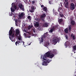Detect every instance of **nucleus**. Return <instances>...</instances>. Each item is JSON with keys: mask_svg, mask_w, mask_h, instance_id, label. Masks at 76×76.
I'll return each mask as SVG.
<instances>
[{"mask_svg": "<svg viewBox=\"0 0 76 76\" xmlns=\"http://www.w3.org/2000/svg\"><path fill=\"white\" fill-rule=\"evenodd\" d=\"M13 28L11 27L9 32V38L12 42H15V32L13 31Z\"/></svg>", "mask_w": 76, "mask_h": 76, "instance_id": "f257e3e1", "label": "nucleus"}, {"mask_svg": "<svg viewBox=\"0 0 76 76\" xmlns=\"http://www.w3.org/2000/svg\"><path fill=\"white\" fill-rule=\"evenodd\" d=\"M54 54H53V53H52V52H50V51H49L47 52L43 56L42 60L43 61H44V60H45V58H46V57H49V58L51 59L53 58L54 57Z\"/></svg>", "mask_w": 76, "mask_h": 76, "instance_id": "f03ea898", "label": "nucleus"}, {"mask_svg": "<svg viewBox=\"0 0 76 76\" xmlns=\"http://www.w3.org/2000/svg\"><path fill=\"white\" fill-rule=\"evenodd\" d=\"M51 61H52V59L47 60V58H46L45 60H44V61H43L44 62H42V65H44L45 66H47V65H48L47 63H49Z\"/></svg>", "mask_w": 76, "mask_h": 76, "instance_id": "7ed1b4c3", "label": "nucleus"}, {"mask_svg": "<svg viewBox=\"0 0 76 76\" xmlns=\"http://www.w3.org/2000/svg\"><path fill=\"white\" fill-rule=\"evenodd\" d=\"M70 9L73 10L75 9V4L74 3H72L70 5Z\"/></svg>", "mask_w": 76, "mask_h": 76, "instance_id": "20e7f679", "label": "nucleus"}, {"mask_svg": "<svg viewBox=\"0 0 76 76\" xmlns=\"http://www.w3.org/2000/svg\"><path fill=\"white\" fill-rule=\"evenodd\" d=\"M18 7H19L20 9L22 10L23 11H24L25 8H24V6L22 5V4L21 3H19L18 4Z\"/></svg>", "mask_w": 76, "mask_h": 76, "instance_id": "39448f33", "label": "nucleus"}, {"mask_svg": "<svg viewBox=\"0 0 76 76\" xmlns=\"http://www.w3.org/2000/svg\"><path fill=\"white\" fill-rule=\"evenodd\" d=\"M60 41V39H54L53 41V44L55 45V44H56L58 42H59Z\"/></svg>", "mask_w": 76, "mask_h": 76, "instance_id": "423d86ee", "label": "nucleus"}, {"mask_svg": "<svg viewBox=\"0 0 76 76\" xmlns=\"http://www.w3.org/2000/svg\"><path fill=\"white\" fill-rule=\"evenodd\" d=\"M45 38V36L44 35H43V36H42V37H41L40 38H39V41H40V44H41V43H42V42H43L44 41V39L43 38Z\"/></svg>", "mask_w": 76, "mask_h": 76, "instance_id": "0eeeda50", "label": "nucleus"}, {"mask_svg": "<svg viewBox=\"0 0 76 76\" xmlns=\"http://www.w3.org/2000/svg\"><path fill=\"white\" fill-rule=\"evenodd\" d=\"M19 33H20L19 30L18 29H16L15 31V36H16V37H18V35L19 34Z\"/></svg>", "mask_w": 76, "mask_h": 76, "instance_id": "6e6552de", "label": "nucleus"}, {"mask_svg": "<svg viewBox=\"0 0 76 76\" xmlns=\"http://www.w3.org/2000/svg\"><path fill=\"white\" fill-rule=\"evenodd\" d=\"M49 51L51 52L52 54H57V50H51Z\"/></svg>", "mask_w": 76, "mask_h": 76, "instance_id": "1a4fd4ad", "label": "nucleus"}, {"mask_svg": "<svg viewBox=\"0 0 76 76\" xmlns=\"http://www.w3.org/2000/svg\"><path fill=\"white\" fill-rule=\"evenodd\" d=\"M70 21H71V24L72 25V26H73V25H75V21L73 20H72V19H70Z\"/></svg>", "mask_w": 76, "mask_h": 76, "instance_id": "9d476101", "label": "nucleus"}, {"mask_svg": "<svg viewBox=\"0 0 76 76\" xmlns=\"http://www.w3.org/2000/svg\"><path fill=\"white\" fill-rule=\"evenodd\" d=\"M64 4H65V6L66 8H68V7H69V2H65Z\"/></svg>", "mask_w": 76, "mask_h": 76, "instance_id": "9b49d317", "label": "nucleus"}, {"mask_svg": "<svg viewBox=\"0 0 76 76\" xmlns=\"http://www.w3.org/2000/svg\"><path fill=\"white\" fill-rule=\"evenodd\" d=\"M35 8V7L34 6H32L31 7V9L30 10V12L32 13V12H34V8Z\"/></svg>", "mask_w": 76, "mask_h": 76, "instance_id": "f8f14e48", "label": "nucleus"}, {"mask_svg": "<svg viewBox=\"0 0 76 76\" xmlns=\"http://www.w3.org/2000/svg\"><path fill=\"white\" fill-rule=\"evenodd\" d=\"M39 23L38 22H37L35 23L34 24V26L36 28H38L39 26Z\"/></svg>", "mask_w": 76, "mask_h": 76, "instance_id": "ddd939ff", "label": "nucleus"}, {"mask_svg": "<svg viewBox=\"0 0 76 76\" xmlns=\"http://www.w3.org/2000/svg\"><path fill=\"white\" fill-rule=\"evenodd\" d=\"M71 38L72 39H76V37H75V36L73 35V34H72L71 35Z\"/></svg>", "mask_w": 76, "mask_h": 76, "instance_id": "4468645a", "label": "nucleus"}, {"mask_svg": "<svg viewBox=\"0 0 76 76\" xmlns=\"http://www.w3.org/2000/svg\"><path fill=\"white\" fill-rule=\"evenodd\" d=\"M70 42L69 41H67L65 42V46L66 47H68L70 45Z\"/></svg>", "mask_w": 76, "mask_h": 76, "instance_id": "2eb2a0df", "label": "nucleus"}, {"mask_svg": "<svg viewBox=\"0 0 76 76\" xmlns=\"http://www.w3.org/2000/svg\"><path fill=\"white\" fill-rule=\"evenodd\" d=\"M23 16V12H21L20 14H19L18 15V17L19 18H21Z\"/></svg>", "mask_w": 76, "mask_h": 76, "instance_id": "dca6fc26", "label": "nucleus"}, {"mask_svg": "<svg viewBox=\"0 0 76 76\" xmlns=\"http://www.w3.org/2000/svg\"><path fill=\"white\" fill-rule=\"evenodd\" d=\"M58 22H59V23L61 25L62 24V22H63V19L61 18L58 20Z\"/></svg>", "mask_w": 76, "mask_h": 76, "instance_id": "f3484780", "label": "nucleus"}, {"mask_svg": "<svg viewBox=\"0 0 76 76\" xmlns=\"http://www.w3.org/2000/svg\"><path fill=\"white\" fill-rule=\"evenodd\" d=\"M54 30H56V29L55 28V27H53L52 28H51V29L50 30L49 32H51V33H52L53 32V31H54Z\"/></svg>", "mask_w": 76, "mask_h": 76, "instance_id": "a211bd4d", "label": "nucleus"}, {"mask_svg": "<svg viewBox=\"0 0 76 76\" xmlns=\"http://www.w3.org/2000/svg\"><path fill=\"white\" fill-rule=\"evenodd\" d=\"M43 26L44 27H48V23H45Z\"/></svg>", "mask_w": 76, "mask_h": 76, "instance_id": "6ab92c4d", "label": "nucleus"}, {"mask_svg": "<svg viewBox=\"0 0 76 76\" xmlns=\"http://www.w3.org/2000/svg\"><path fill=\"white\" fill-rule=\"evenodd\" d=\"M49 45H50V43H49L48 42H47L45 43V47H48Z\"/></svg>", "mask_w": 76, "mask_h": 76, "instance_id": "aec40b11", "label": "nucleus"}, {"mask_svg": "<svg viewBox=\"0 0 76 76\" xmlns=\"http://www.w3.org/2000/svg\"><path fill=\"white\" fill-rule=\"evenodd\" d=\"M68 29L69 31L70 32H71V30H72V25H70L68 26Z\"/></svg>", "mask_w": 76, "mask_h": 76, "instance_id": "412c9836", "label": "nucleus"}, {"mask_svg": "<svg viewBox=\"0 0 76 76\" xmlns=\"http://www.w3.org/2000/svg\"><path fill=\"white\" fill-rule=\"evenodd\" d=\"M64 32L66 34H68L69 31H68V28H66L64 30Z\"/></svg>", "mask_w": 76, "mask_h": 76, "instance_id": "4be33fe9", "label": "nucleus"}, {"mask_svg": "<svg viewBox=\"0 0 76 76\" xmlns=\"http://www.w3.org/2000/svg\"><path fill=\"white\" fill-rule=\"evenodd\" d=\"M20 42V41L18 40L15 42V45H18V44H19Z\"/></svg>", "mask_w": 76, "mask_h": 76, "instance_id": "5701e85b", "label": "nucleus"}, {"mask_svg": "<svg viewBox=\"0 0 76 76\" xmlns=\"http://www.w3.org/2000/svg\"><path fill=\"white\" fill-rule=\"evenodd\" d=\"M47 8L45 7H44L43 8V11H44V12H47Z\"/></svg>", "mask_w": 76, "mask_h": 76, "instance_id": "b1692460", "label": "nucleus"}, {"mask_svg": "<svg viewBox=\"0 0 76 76\" xmlns=\"http://www.w3.org/2000/svg\"><path fill=\"white\" fill-rule=\"evenodd\" d=\"M45 16H46V15H45V14H44L42 15L41 17L42 18H44Z\"/></svg>", "mask_w": 76, "mask_h": 76, "instance_id": "393cba45", "label": "nucleus"}, {"mask_svg": "<svg viewBox=\"0 0 76 76\" xmlns=\"http://www.w3.org/2000/svg\"><path fill=\"white\" fill-rule=\"evenodd\" d=\"M33 27V26H32V25H31V26H29L28 28V30L29 29H31V28H32V27Z\"/></svg>", "mask_w": 76, "mask_h": 76, "instance_id": "a878e982", "label": "nucleus"}, {"mask_svg": "<svg viewBox=\"0 0 76 76\" xmlns=\"http://www.w3.org/2000/svg\"><path fill=\"white\" fill-rule=\"evenodd\" d=\"M20 44V45H25V42L24 41L21 42Z\"/></svg>", "mask_w": 76, "mask_h": 76, "instance_id": "bb28decb", "label": "nucleus"}, {"mask_svg": "<svg viewBox=\"0 0 76 76\" xmlns=\"http://www.w3.org/2000/svg\"><path fill=\"white\" fill-rule=\"evenodd\" d=\"M53 27H55V30H56V29H57V28H58V25H56L55 26H54Z\"/></svg>", "mask_w": 76, "mask_h": 76, "instance_id": "cd10ccee", "label": "nucleus"}, {"mask_svg": "<svg viewBox=\"0 0 76 76\" xmlns=\"http://www.w3.org/2000/svg\"><path fill=\"white\" fill-rule=\"evenodd\" d=\"M73 48L74 51H76V45L73 46Z\"/></svg>", "mask_w": 76, "mask_h": 76, "instance_id": "c85d7f7f", "label": "nucleus"}, {"mask_svg": "<svg viewBox=\"0 0 76 76\" xmlns=\"http://www.w3.org/2000/svg\"><path fill=\"white\" fill-rule=\"evenodd\" d=\"M11 10L12 12H15V9L13 8H12V7L11 8Z\"/></svg>", "mask_w": 76, "mask_h": 76, "instance_id": "c756f323", "label": "nucleus"}, {"mask_svg": "<svg viewBox=\"0 0 76 76\" xmlns=\"http://www.w3.org/2000/svg\"><path fill=\"white\" fill-rule=\"evenodd\" d=\"M52 2H53V0H50L49 1V3L50 4H52Z\"/></svg>", "mask_w": 76, "mask_h": 76, "instance_id": "7c9ffc66", "label": "nucleus"}, {"mask_svg": "<svg viewBox=\"0 0 76 76\" xmlns=\"http://www.w3.org/2000/svg\"><path fill=\"white\" fill-rule=\"evenodd\" d=\"M27 18L29 20H31V16H28L27 17Z\"/></svg>", "mask_w": 76, "mask_h": 76, "instance_id": "2f4dec72", "label": "nucleus"}, {"mask_svg": "<svg viewBox=\"0 0 76 76\" xmlns=\"http://www.w3.org/2000/svg\"><path fill=\"white\" fill-rule=\"evenodd\" d=\"M12 14H13L12 12H11L9 14V16H12Z\"/></svg>", "mask_w": 76, "mask_h": 76, "instance_id": "473e14b6", "label": "nucleus"}, {"mask_svg": "<svg viewBox=\"0 0 76 76\" xmlns=\"http://www.w3.org/2000/svg\"><path fill=\"white\" fill-rule=\"evenodd\" d=\"M18 39L19 40V41H22V39H21V37H20L19 38H18Z\"/></svg>", "mask_w": 76, "mask_h": 76, "instance_id": "72a5a7b5", "label": "nucleus"}, {"mask_svg": "<svg viewBox=\"0 0 76 76\" xmlns=\"http://www.w3.org/2000/svg\"><path fill=\"white\" fill-rule=\"evenodd\" d=\"M65 36L66 39H68V36L67 35H65Z\"/></svg>", "mask_w": 76, "mask_h": 76, "instance_id": "f704fd0d", "label": "nucleus"}, {"mask_svg": "<svg viewBox=\"0 0 76 76\" xmlns=\"http://www.w3.org/2000/svg\"><path fill=\"white\" fill-rule=\"evenodd\" d=\"M34 33L35 32V29L34 28L32 29Z\"/></svg>", "mask_w": 76, "mask_h": 76, "instance_id": "c9c22d12", "label": "nucleus"}, {"mask_svg": "<svg viewBox=\"0 0 76 76\" xmlns=\"http://www.w3.org/2000/svg\"><path fill=\"white\" fill-rule=\"evenodd\" d=\"M60 15L61 16V17H63L64 16V15H63V14H60Z\"/></svg>", "mask_w": 76, "mask_h": 76, "instance_id": "e433bc0d", "label": "nucleus"}, {"mask_svg": "<svg viewBox=\"0 0 76 76\" xmlns=\"http://www.w3.org/2000/svg\"><path fill=\"white\" fill-rule=\"evenodd\" d=\"M61 10V8H59L58 10V12H60V10Z\"/></svg>", "mask_w": 76, "mask_h": 76, "instance_id": "4c0bfd02", "label": "nucleus"}, {"mask_svg": "<svg viewBox=\"0 0 76 76\" xmlns=\"http://www.w3.org/2000/svg\"><path fill=\"white\" fill-rule=\"evenodd\" d=\"M14 9H16L17 7H16V6L15 5L14 6Z\"/></svg>", "mask_w": 76, "mask_h": 76, "instance_id": "58836bf2", "label": "nucleus"}, {"mask_svg": "<svg viewBox=\"0 0 76 76\" xmlns=\"http://www.w3.org/2000/svg\"><path fill=\"white\" fill-rule=\"evenodd\" d=\"M32 4H34V3H35V1H32Z\"/></svg>", "mask_w": 76, "mask_h": 76, "instance_id": "ea45409f", "label": "nucleus"}, {"mask_svg": "<svg viewBox=\"0 0 76 76\" xmlns=\"http://www.w3.org/2000/svg\"><path fill=\"white\" fill-rule=\"evenodd\" d=\"M44 6L43 5H41V7H44Z\"/></svg>", "mask_w": 76, "mask_h": 76, "instance_id": "a19ab883", "label": "nucleus"}, {"mask_svg": "<svg viewBox=\"0 0 76 76\" xmlns=\"http://www.w3.org/2000/svg\"><path fill=\"white\" fill-rule=\"evenodd\" d=\"M15 23H18V20L15 19Z\"/></svg>", "mask_w": 76, "mask_h": 76, "instance_id": "79ce46f5", "label": "nucleus"}, {"mask_svg": "<svg viewBox=\"0 0 76 76\" xmlns=\"http://www.w3.org/2000/svg\"><path fill=\"white\" fill-rule=\"evenodd\" d=\"M35 20H36V21H38L39 20L38 18H36L35 19Z\"/></svg>", "mask_w": 76, "mask_h": 76, "instance_id": "37998d69", "label": "nucleus"}, {"mask_svg": "<svg viewBox=\"0 0 76 76\" xmlns=\"http://www.w3.org/2000/svg\"><path fill=\"white\" fill-rule=\"evenodd\" d=\"M25 3H27L28 2V0H25V1H24Z\"/></svg>", "mask_w": 76, "mask_h": 76, "instance_id": "c03bdc74", "label": "nucleus"}, {"mask_svg": "<svg viewBox=\"0 0 76 76\" xmlns=\"http://www.w3.org/2000/svg\"><path fill=\"white\" fill-rule=\"evenodd\" d=\"M46 34V35H47V34H48V32H47L45 34V35Z\"/></svg>", "mask_w": 76, "mask_h": 76, "instance_id": "a18cd8bd", "label": "nucleus"}, {"mask_svg": "<svg viewBox=\"0 0 76 76\" xmlns=\"http://www.w3.org/2000/svg\"><path fill=\"white\" fill-rule=\"evenodd\" d=\"M42 21L43 22H44V19H42Z\"/></svg>", "mask_w": 76, "mask_h": 76, "instance_id": "49530a36", "label": "nucleus"}, {"mask_svg": "<svg viewBox=\"0 0 76 76\" xmlns=\"http://www.w3.org/2000/svg\"><path fill=\"white\" fill-rule=\"evenodd\" d=\"M19 9V7H18L17 8V10H18V9Z\"/></svg>", "mask_w": 76, "mask_h": 76, "instance_id": "de8ad7c7", "label": "nucleus"}, {"mask_svg": "<svg viewBox=\"0 0 76 76\" xmlns=\"http://www.w3.org/2000/svg\"><path fill=\"white\" fill-rule=\"evenodd\" d=\"M67 0H65V2H67Z\"/></svg>", "mask_w": 76, "mask_h": 76, "instance_id": "09e8293b", "label": "nucleus"}, {"mask_svg": "<svg viewBox=\"0 0 76 76\" xmlns=\"http://www.w3.org/2000/svg\"><path fill=\"white\" fill-rule=\"evenodd\" d=\"M31 43H30V44H28V45H31Z\"/></svg>", "mask_w": 76, "mask_h": 76, "instance_id": "8fccbe9b", "label": "nucleus"}, {"mask_svg": "<svg viewBox=\"0 0 76 76\" xmlns=\"http://www.w3.org/2000/svg\"><path fill=\"white\" fill-rule=\"evenodd\" d=\"M14 4V3H12V4Z\"/></svg>", "mask_w": 76, "mask_h": 76, "instance_id": "3c124183", "label": "nucleus"}, {"mask_svg": "<svg viewBox=\"0 0 76 76\" xmlns=\"http://www.w3.org/2000/svg\"><path fill=\"white\" fill-rule=\"evenodd\" d=\"M25 36H26V34H25Z\"/></svg>", "mask_w": 76, "mask_h": 76, "instance_id": "603ef678", "label": "nucleus"}, {"mask_svg": "<svg viewBox=\"0 0 76 76\" xmlns=\"http://www.w3.org/2000/svg\"><path fill=\"white\" fill-rule=\"evenodd\" d=\"M53 11L54 12V9L53 10Z\"/></svg>", "mask_w": 76, "mask_h": 76, "instance_id": "864d4df0", "label": "nucleus"}, {"mask_svg": "<svg viewBox=\"0 0 76 76\" xmlns=\"http://www.w3.org/2000/svg\"><path fill=\"white\" fill-rule=\"evenodd\" d=\"M41 58H42V56H41Z\"/></svg>", "mask_w": 76, "mask_h": 76, "instance_id": "5fc2aeb1", "label": "nucleus"}, {"mask_svg": "<svg viewBox=\"0 0 76 76\" xmlns=\"http://www.w3.org/2000/svg\"><path fill=\"white\" fill-rule=\"evenodd\" d=\"M31 0H29V1H30Z\"/></svg>", "mask_w": 76, "mask_h": 76, "instance_id": "6e6d98bb", "label": "nucleus"}, {"mask_svg": "<svg viewBox=\"0 0 76 76\" xmlns=\"http://www.w3.org/2000/svg\"><path fill=\"white\" fill-rule=\"evenodd\" d=\"M14 17H15V15H14Z\"/></svg>", "mask_w": 76, "mask_h": 76, "instance_id": "4d7b16f0", "label": "nucleus"}, {"mask_svg": "<svg viewBox=\"0 0 76 76\" xmlns=\"http://www.w3.org/2000/svg\"><path fill=\"white\" fill-rule=\"evenodd\" d=\"M75 52H74V53H75Z\"/></svg>", "mask_w": 76, "mask_h": 76, "instance_id": "13d9d810", "label": "nucleus"}, {"mask_svg": "<svg viewBox=\"0 0 76 76\" xmlns=\"http://www.w3.org/2000/svg\"><path fill=\"white\" fill-rule=\"evenodd\" d=\"M24 32H25V30H24Z\"/></svg>", "mask_w": 76, "mask_h": 76, "instance_id": "bf43d9fd", "label": "nucleus"}]
</instances>
